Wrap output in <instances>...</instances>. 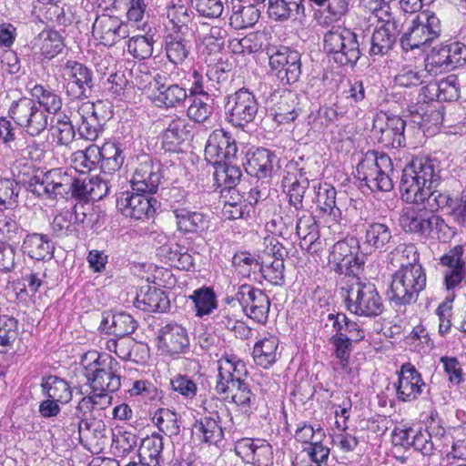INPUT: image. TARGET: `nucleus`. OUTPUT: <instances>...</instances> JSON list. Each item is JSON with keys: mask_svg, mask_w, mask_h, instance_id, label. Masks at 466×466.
<instances>
[{"mask_svg": "<svg viewBox=\"0 0 466 466\" xmlns=\"http://www.w3.org/2000/svg\"><path fill=\"white\" fill-rule=\"evenodd\" d=\"M218 364L217 393L230 397L244 413H251L257 409V397L243 379L248 373L245 363L234 355H225Z\"/></svg>", "mask_w": 466, "mask_h": 466, "instance_id": "nucleus-1", "label": "nucleus"}, {"mask_svg": "<svg viewBox=\"0 0 466 466\" xmlns=\"http://www.w3.org/2000/svg\"><path fill=\"white\" fill-rule=\"evenodd\" d=\"M89 187L90 178L73 179L60 168L35 175L30 183L31 191L38 196L56 198L71 193L72 197L85 201L90 200Z\"/></svg>", "mask_w": 466, "mask_h": 466, "instance_id": "nucleus-2", "label": "nucleus"}, {"mask_svg": "<svg viewBox=\"0 0 466 466\" xmlns=\"http://www.w3.org/2000/svg\"><path fill=\"white\" fill-rule=\"evenodd\" d=\"M81 363L93 391L116 392L121 387V366L109 354L89 351L84 355Z\"/></svg>", "mask_w": 466, "mask_h": 466, "instance_id": "nucleus-3", "label": "nucleus"}, {"mask_svg": "<svg viewBox=\"0 0 466 466\" xmlns=\"http://www.w3.org/2000/svg\"><path fill=\"white\" fill-rule=\"evenodd\" d=\"M440 170L437 162L426 157H416L402 170L400 190L404 201L416 200L426 192L436 187L440 182Z\"/></svg>", "mask_w": 466, "mask_h": 466, "instance_id": "nucleus-4", "label": "nucleus"}, {"mask_svg": "<svg viewBox=\"0 0 466 466\" xmlns=\"http://www.w3.org/2000/svg\"><path fill=\"white\" fill-rule=\"evenodd\" d=\"M426 286V274L420 263L401 264L387 290L389 300L395 305H408L417 300Z\"/></svg>", "mask_w": 466, "mask_h": 466, "instance_id": "nucleus-5", "label": "nucleus"}, {"mask_svg": "<svg viewBox=\"0 0 466 466\" xmlns=\"http://www.w3.org/2000/svg\"><path fill=\"white\" fill-rule=\"evenodd\" d=\"M357 178L364 181L371 191L389 192L393 188V165L390 157L370 150L357 165Z\"/></svg>", "mask_w": 466, "mask_h": 466, "instance_id": "nucleus-6", "label": "nucleus"}, {"mask_svg": "<svg viewBox=\"0 0 466 466\" xmlns=\"http://www.w3.org/2000/svg\"><path fill=\"white\" fill-rule=\"evenodd\" d=\"M341 291L347 309L355 315L370 318L379 316L383 310L382 299L370 282L351 278Z\"/></svg>", "mask_w": 466, "mask_h": 466, "instance_id": "nucleus-7", "label": "nucleus"}, {"mask_svg": "<svg viewBox=\"0 0 466 466\" xmlns=\"http://www.w3.org/2000/svg\"><path fill=\"white\" fill-rule=\"evenodd\" d=\"M324 50L341 66H355L360 57L357 35L344 26H332L324 35Z\"/></svg>", "mask_w": 466, "mask_h": 466, "instance_id": "nucleus-8", "label": "nucleus"}, {"mask_svg": "<svg viewBox=\"0 0 466 466\" xmlns=\"http://www.w3.org/2000/svg\"><path fill=\"white\" fill-rule=\"evenodd\" d=\"M440 18L431 11H423L411 22L406 33L400 38L401 47L405 51L420 48L433 42L441 35Z\"/></svg>", "mask_w": 466, "mask_h": 466, "instance_id": "nucleus-9", "label": "nucleus"}, {"mask_svg": "<svg viewBox=\"0 0 466 466\" xmlns=\"http://www.w3.org/2000/svg\"><path fill=\"white\" fill-rule=\"evenodd\" d=\"M258 111V100L248 88H239L226 97V118L235 127L243 128L254 122Z\"/></svg>", "mask_w": 466, "mask_h": 466, "instance_id": "nucleus-10", "label": "nucleus"}, {"mask_svg": "<svg viewBox=\"0 0 466 466\" xmlns=\"http://www.w3.org/2000/svg\"><path fill=\"white\" fill-rule=\"evenodd\" d=\"M103 101L82 102L73 116L80 137L94 141L98 137L102 126L111 117V111L106 110Z\"/></svg>", "mask_w": 466, "mask_h": 466, "instance_id": "nucleus-11", "label": "nucleus"}, {"mask_svg": "<svg viewBox=\"0 0 466 466\" xmlns=\"http://www.w3.org/2000/svg\"><path fill=\"white\" fill-rule=\"evenodd\" d=\"M360 245L356 238H346L336 242L329 255V263L339 275L355 278L364 264L362 256L359 255Z\"/></svg>", "mask_w": 466, "mask_h": 466, "instance_id": "nucleus-12", "label": "nucleus"}, {"mask_svg": "<svg viewBox=\"0 0 466 466\" xmlns=\"http://www.w3.org/2000/svg\"><path fill=\"white\" fill-rule=\"evenodd\" d=\"M8 114L31 137L38 136L47 127V115L33 98L22 97L14 101Z\"/></svg>", "mask_w": 466, "mask_h": 466, "instance_id": "nucleus-13", "label": "nucleus"}, {"mask_svg": "<svg viewBox=\"0 0 466 466\" xmlns=\"http://www.w3.org/2000/svg\"><path fill=\"white\" fill-rule=\"evenodd\" d=\"M300 56L298 51L280 46L269 55L270 69L281 83H296L301 74Z\"/></svg>", "mask_w": 466, "mask_h": 466, "instance_id": "nucleus-14", "label": "nucleus"}, {"mask_svg": "<svg viewBox=\"0 0 466 466\" xmlns=\"http://www.w3.org/2000/svg\"><path fill=\"white\" fill-rule=\"evenodd\" d=\"M63 77L66 92L71 98H87L91 96L94 87L93 74L83 64L76 61L66 62Z\"/></svg>", "mask_w": 466, "mask_h": 466, "instance_id": "nucleus-15", "label": "nucleus"}, {"mask_svg": "<svg viewBox=\"0 0 466 466\" xmlns=\"http://www.w3.org/2000/svg\"><path fill=\"white\" fill-rule=\"evenodd\" d=\"M235 299L240 303L246 315L258 323H264L268 316L270 301L267 294L250 285L238 288Z\"/></svg>", "mask_w": 466, "mask_h": 466, "instance_id": "nucleus-16", "label": "nucleus"}, {"mask_svg": "<svg viewBox=\"0 0 466 466\" xmlns=\"http://www.w3.org/2000/svg\"><path fill=\"white\" fill-rule=\"evenodd\" d=\"M138 161L131 180L132 189L141 193H156L162 177L160 162L148 155L140 156Z\"/></svg>", "mask_w": 466, "mask_h": 466, "instance_id": "nucleus-17", "label": "nucleus"}, {"mask_svg": "<svg viewBox=\"0 0 466 466\" xmlns=\"http://www.w3.org/2000/svg\"><path fill=\"white\" fill-rule=\"evenodd\" d=\"M128 25L119 17L102 14L96 15L92 25V35L100 44L112 46L129 36Z\"/></svg>", "mask_w": 466, "mask_h": 466, "instance_id": "nucleus-18", "label": "nucleus"}, {"mask_svg": "<svg viewBox=\"0 0 466 466\" xmlns=\"http://www.w3.org/2000/svg\"><path fill=\"white\" fill-rule=\"evenodd\" d=\"M157 201L147 193H121L116 200V207L120 212L128 218L143 220L152 217L156 211Z\"/></svg>", "mask_w": 466, "mask_h": 466, "instance_id": "nucleus-19", "label": "nucleus"}, {"mask_svg": "<svg viewBox=\"0 0 466 466\" xmlns=\"http://www.w3.org/2000/svg\"><path fill=\"white\" fill-rule=\"evenodd\" d=\"M238 152L235 139L224 129H216L208 137L205 157L213 166L231 160Z\"/></svg>", "mask_w": 466, "mask_h": 466, "instance_id": "nucleus-20", "label": "nucleus"}, {"mask_svg": "<svg viewBox=\"0 0 466 466\" xmlns=\"http://www.w3.org/2000/svg\"><path fill=\"white\" fill-rule=\"evenodd\" d=\"M316 199L320 210L327 213L333 221L339 222L343 218V207L348 201L350 206L357 209L361 201L350 198L345 193L337 200V191L329 184L319 185L316 192Z\"/></svg>", "mask_w": 466, "mask_h": 466, "instance_id": "nucleus-21", "label": "nucleus"}, {"mask_svg": "<svg viewBox=\"0 0 466 466\" xmlns=\"http://www.w3.org/2000/svg\"><path fill=\"white\" fill-rule=\"evenodd\" d=\"M235 451L243 461L254 466H268L273 458L271 445L261 439H240L235 444Z\"/></svg>", "mask_w": 466, "mask_h": 466, "instance_id": "nucleus-22", "label": "nucleus"}, {"mask_svg": "<svg viewBox=\"0 0 466 466\" xmlns=\"http://www.w3.org/2000/svg\"><path fill=\"white\" fill-rule=\"evenodd\" d=\"M374 132L380 133L379 141L387 147H400L405 144V121L399 116L378 117L373 125Z\"/></svg>", "mask_w": 466, "mask_h": 466, "instance_id": "nucleus-23", "label": "nucleus"}, {"mask_svg": "<svg viewBox=\"0 0 466 466\" xmlns=\"http://www.w3.org/2000/svg\"><path fill=\"white\" fill-rule=\"evenodd\" d=\"M464 247L457 245L443 254L440 258L441 266L446 269L443 271L444 283L447 289H453L458 287L465 278V261L462 258Z\"/></svg>", "mask_w": 466, "mask_h": 466, "instance_id": "nucleus-24", "label": "nucleus"}, {"mask_svg": "<svg viewBox=\"0 0 466 466\" xmlns=\"http://www.w3.org/2000/svg\"><path fill=\"white\" fill-rule=\"evenodd\" d=\"M425 386L420 374L414 366L410 363H405L401 366L396 385V393L399 400L410 401L417 399Z\"/></svg>", "mask_w": 466, "mask_h": 466, "instance_id": "nucleus-25", "label": "nucleus"}, {"mask_svg": "<svg viewBox=\"0 0 466 466\" xmlns=\"http://www.w3.org/2000/svg\"><path fill=\"white\" fill-rule=\"evenodd\" d=\"M177 230L182 235L201 234L208 230L210 218L208 214L187 208H176L174 211Z\"/></svg>", "mask_w": 466, "mask_h": 466, "instance_id": "nucleus-26", "label": "nucleus"}, {"mask_svg": "<svg viewBox=\"0 0 466 466\" xmlns=\"http://www.w3.org/2000/svg\"><path fill=\"white\" fill-rule=\"evenodd\" d=\"M159 340L163 349L170 354H179L189 347V339L184 327L169 323L160 329Z\"/></svg>", "mask_w": 466, "mask_h": 466, "instance_id": "nucleus-27", "label": "nucleus"}, {"mask_svg": "<svg viewBox=\"0 0 466 466\" xmlns=\"http://www.w3.org/2000/svg\"><path fill=\"white\" fill-rule=\"evenodd\" d=\"M164 438L153 432L141 440L138 451L140 463L145 466H161L164 462Z\"/></svg>", "mask_w": 466, "mask_h": 466, "instance_id": "nucleus-28", "label": "nucleus"}, {"mask_svg": "<svg viewBox=\"0 0 466 466\" xmlns=\"http://www.w3.org/2000/svg\"><path fill=\"white\" fill-rule=\"evenodd\" d=\"M300 110L298 96L291 91H285L271 107V116L279 125L289 124L298 117Z\"/></svg>", "mask_w": 466, "mask_h": 466, "instance_id": "nucleus-29", "label": "nucleus"}, {"mask_svg": "<svg viewBox=\"0 0 466 466\" xmlns=\"http://www.w3.org/2000/svg\"><path fill=\"white\" fill-rule=\"evenodd\" d=\"M400 33L397 22L387 20L380 27H377L371 37V55H386L393 46L396 37Z\"/></svg>", "mask_w": 466, "mask_h": 466, "instance_id": "nucleus-30", "label": "nucleus"}, {"mask_svg": "<svg viewBox=\"0 0 466 466\" xmlns=\"http://www.w3.org/2000/svg\"><path fill=\"white\" fill-rule=\"evenodd\" d=\"M391 240L392 231L387 224L372 222L366 226L363 245L367 251L386 250Z\"/></svg>", "mask_w": 466, "mask_h": 466, "instance_id": "nucleus-31", "label": "nucleus"}, {"mask_svg": "<svg viewBox=\"0 0 466 466\" xmlns=\"http://www.w3.org/2000/svg\"><path fill=\"white\" fill-rule=\"evenodd\" d=\"M141 289L137 295L135 305L137 309L149 312H165L169 308V299L165 292L155 287Z\"/></svg>", "mask_w": 466, "mask_h": 466, "instance_id": "nucleus-32", "label": "nucleus"}, {"mask_svg": "<svg viewBox=\"0 0 466 466\" xmlns=\"http://www.w3.org/2000/svg\"><path fill=\"white\" fill-rule=\"evenodd\" d=\"M279 339L275 336L265 337L253 347L252 357L255 363L264 369L271 367L280 353L278 351Z\"/></svg>", "mask_w": 466, "mask_h": 466, "instance_id": "nucleus-33", "label": "nucleus"}, {"mask_svg": "<svg viewBox=\"0 0 466 466\" xmlns=\"http://www.w3.org/2000/svg\"><path fill=\"white\" fill-rule=\"evenodd\" d=\"M275 155L267 148H257L245 165L247 173L258 178H264L271 174Z\"/></svg>", "mask_w": 466, "mask_h": 466, "instance_id": "nucleus-34", "label": "nucleus"}, {"mask_svg": "<svg viewBox=\"0 0 466 466\" xmlns=\"http://www.w3.org/2000/svg\"><path fill=\"white\" fill-rule=\"evenodd\" d=\"M22 249L31 258L36 260L51 259L54 254V245L46 235L29 234L24 239Z\"/></svg>", "mask_w": 466, "mask_h": 466, "instance_id": "nucleus-35", "label": "nucleus"}, {"mask_svg": "<svg viewBox=\"0 0 466 466\" xmlns=\"http://www.w3.org/2000/svg\"><path fill=\"white\" fill-rule=\"evenodd\" d=\"M191 48L190 40L181 33L169 34L166 37V56L174 65H181L188 57Z\"/></svg>", "mask_w": 466, "mask_h": 466, "instance_id": "nucleus-36", "label": "nucleus"}, {"mask_svg": "<svg viewBox=\"0 0 466 466\" xmlns=\"http://www.w3.org/2000/svg\"><path fill=\"white\" fill-rule=\"evenodd\" d=\"M268 14L275 21H286L293 15H304L303 0H268Z\"/></svg>", "mask_w": 466, "mask_h": 466, "instance_id": "nucleus-37", "label": "nucleus"}, {"mask_svg": "<svg viewBox=\"0 0 466 466\" xmlns=\"http://www.w3.org/2000/svg\"><path fill=\"white\" fill-rule=\"evenodd\" d=\"M214 168L215 184L221 192L233 189L242 176L240 167L233 165L231 160L214 165Z\"/></svg>", "mask_w": 466, "mask_h": 466, "instance_id": "nucleus-38", "label": "nucleus"}, {"mask_svg": "<svg viewBox=\"0 0 466 466\" xmlns=\"http://www.w3.org/2000/svg\"><path fill=\"white\" fill-rule=\"evenodd\" d=\"M231 12L229 25L236 30L252 27L260 16V11L255 4L245 5L238 3V5L232 6Z\"/></svg>", "mask_w": 466, "mask_h": 466, "instance_id": "nucleus-39", "label": "nucleus"}, {"mask_svg": "<svg viewBox=\"0 0 466 466\" xmlns=\"http://www.w3.org/2000/svg\"><path fill=\"white\" fill-rule=\"evenodd\" d=\"M187 96L185 87L177 84H171L163 90L155 92L154 102L159 107L176 108L184 106Z\"/></svg>", "mask_w": 466, "mask_h": 466, "instance_id": "nucleus-40", "label": "nucleus"}, {"mask_svg": "<svg viewBox=\"0 0 466 466\" xmlns=\"http://www.w3.org/2000/svg\"><path fill=\"white\" fill-rule=\"evenodd\" d=\"M192 76V85L189 89L190 95H202L208 96L211 91V87L217 88L214 82L215 80L218 84L221 80L224 79L225 72L220 70L218 66L211 67L208 70L206 74L207 81L205 82V77L198 73L197 70H194L191 74Z\"/></svg>", "mask_w": 466, "mask_h": 466, "instance_id": "nucleus-41", "label": "nucleus"}, {"mask_svg": "<svg viewBox=\"0 0 466 466\" xmlns=\"http://www.w3.org/2000/svg\"><path fill=\"white\" fill-rule=\"evenodd\" d=\"M219 422L218 415H217V419L207 416L195 422L193 431L202 441L217 444L223 438V430L218 424Z\"/></svg>", "mask_w": 466, "mask_h": 466, "instance_id": "nucleus-42", "label": "nucleus"}, {"mask_svg": "<svg viewBox=\"0 0 466 466\" xmlns=\"http://www.w3.org/2000/svg\"><path fill=\"white\" fill-rule=\"evenodd\" d=\"M99 147L92 144L85 150H78L72 154L71 166L76 172L86 174L99 165Z\"/></svg>", "mask_w": 466, "mask_h": 466, "instance_id": "nucleus-43", "label": "nucleus"}, {"mask_svg": "<svg viewBox=\"0 0 466 466\" xmlns=\"http://www.w3.org/2000/svg\"><path fill=\"white\" fill-rule=\"evenodd\" d=\"M296 232L303 241L301 246L308 245V249L310 252L318 251L321 243L319 241L318 225L312 216L308 215L299 218L296 225Z\"/></svg>", "mask_w": 466, "mask_h": 466, "instance_id": "nucleus-44", "label": "nucleus"}, {"mask_svg": "<svg viewBox=\"0 0 466 466\" xmlns=\"http://www.w3.org/2000/svg\"><path fill=\"white\" fill-rule=\"evenodd\" d=\"M43 391L47 398H51L65 404L72 399V391L68 383L56 376H49L41 383Z\"/></svg>", "mask_w": 466, "mask_h": 466, "instance_id": "nucleus-45", "label": "nucleus"}, {"mask_svg": "<svg viewBox=\"0 0 466 466\" xmlns=\"http://www.w3.org/2000/svg\"><path fill=\"white\" fill-rule=\"evenodd\" d=\"M434 188L435 187L427 188L425 189L426 192H423V195L417 198L416 200H407L406 202L422 205L423 209L428 210L431 213H434L445 207L451 210V205L453 198Z\"/></svg>", "mask_w": 466, "mask_h": 466, "instance_id": "nucleus-46", "label": "nucleus"}, {"mask_svg": "<svg viewBox=\"0 0 466 466\" xmlns=\"http://www.w3.org/2000/svg\"><path fill=\"white\" fill-rule=\"evenodd\" d=\"M429 72L426 68L415 66H404L395 76L394 82L400 87L412 88L427 82Z\"/></svg>", "mask_w": 466, "mask_h": 466, "instance_id": "nucleus-47", "label": "nucleus"}, {"mask_svg": "<svg viewBox=\"0 0 466 466\" xmlns=\"http://www.w3.org/2000/svg\"><path fill=\"white\" fill-rule=\"evenodd\" d=\"M188 299L193 302L198 317L209 315L217 308L216 295L211 288L196 289Z\"/></svg>", "mask_w": 466, "mask_h": 466, "instance_id": "nucleus-48", "label": "nucleus"}, {"mask_svg": "<svg viewBox=\"0 0 466 466\" xmlns=\"http://www.w3.org/2000/svg\"><path fill=\"white\" fill-rule=\"evenodd\" d=\"M31 96L35 99L37 106L45 108L44 111L56 114L61 106L62 100L58 95L42 85H35L31 88Z\"/></svg>", "mask_w": 466, "mask_h": 466, "instance_id": "nucleus-49", "label": "nucleus"}, {"mask_svg": "<svg viewBox=\"0 0 466 466\" xmlns=\"http://www.w3.org/2000/svg\"><path fill=\"white\" fill-rule=\"evenodd\" d=\"M79 439L81 441L99 443L106 438V427L103 420L83 419L77 422Z\"/></svg>", "mask_w": 466, "mask_h": 466, "instance_id": "nucleus-50", "label": "nucleus"}, {"mask_svg": "<svg viewBox=\"0 0 466 466\" xmlns=\"http://www.w3.org/2000/svg\"><path fill=\"white\" fill-rule=\"evenodd\" d=\"M54 136L60 145H68L73 141L76 131L69 116L64 114H56L52 120Z\"/></svg>", "mask_w": 466, "mask_h": 466, "instance_id": "nucleus-51", "label": "nucleus"}, {"mask_svg": "<svg viewBox=\"0 0 466 466\" xmlns=\"http://www.w3.org/2000/svg\"><path fill=\"white\" fill-rule=\"evenodd\" d=\"M258 270L263 278L273 285H282L285 266L283 261L272 260V257H265L259 263Z\"/></svg>", "mask_w": 466, "mask_h": 466, "instance_id": "nucleus-52", "label": "nucleus"}, {"mask_svg": "<svg viewBox=\"0 0 466 466\" xmlns=\"http://www.w3.org/2000/svg\"><path fill=\"white\" fill-rule=\"evenodd\" d=\"M153 36L150 35H135L127 42V51L140 60L149 58L153 54Z\"/></svg>", "mask_w": 466, "mask_h": 466, "instance_id": "nucleus-53", "label": "nucleus"}, {"mask_svg": "<svg viewBox=\"0 0 466 466\" xmlns=\"http://www.w3.org/2000/svg\"><path fill=\"white\" fill-rule=\"evenodd\" d=\"M187 120L181 117L173 119L166 128L163 140L167 145H178L190 136Z\"/></svg>", "mask_w": 466, "mask_h": 466, "instance_id": "nucleus-54", "label": "nucleus"}, {"mask_svg": "<svg viewBox=\"0 0 466 466\" xmlns=\"http://www.w3.org/2000/svg\"><path fill=\"white\" fill-rule=\"evenodd\" d=\"M226 31L219 26H211L207 32L203 33L200 39V47L203 48L202 53L211 55L220 50L224 45Z\"/></svg>", "mask_w": 466, "mask_h": 466, "instance_id": "nucleus-55", "label": "nucleus"}, {"mask_svg": "<svg viewBox=\"0 0 466 466\" xmlns=\"http://www.w3.org/2000/svg\"><path fill=\"white\" fill-rule=\"evenodd\" d=\"M424 66L430 75H438L444 71L451 70L446 46L444 45L438 49H433L425 59Z\"/></svg>", "mask_w": 466, "mask_h": 466, "instance_id": "nucleus-56", "label": "nucleus"}, {"mask_svg": "<svg viewBox=\"0 0 466 466\" xmlns=\"http://www.w3.org/2000/svg\"><path fill=\"white\" fill-rule=\"evenodd\" d=\"M21 187L9 178L0 179V210L13 209L18 202Z\"/></svg>", "mask_w": 466, "mask_h": 466, "instance_id": "nucleus-57", "label": "nucleus"}, {"mask_svg": "<svg viewBox=\"0 0 466 466\" xmlns=\"http://www.w3.org/2000/svg\"><path fill=\"white\" fill-rule=\"evenodd\" d=\"M153 420L158 430L167 436L177 435L179 432V426L177 423V413L168 409H159L155 412Z\"/></svg>", "mask_w": 466, "mask_h": 466, "instance_id": "nucleus-58", "label": "nucleus"}, {"mask_svg": "<svg viewBox=\"0 0 466 466\" xmlns=\"http://www.w3.org/2000/svg\"><path fill=\"white\" fill-rule=\"evenodd\" d=\"M400 225L405 231L428 234L429 217L426 218L414 210H407L400 217Z\"/></svg>", "mask_w": 466, "mask_h": 466, "instance_id": "nucleus-59", "label": "nucleus"}, {"mask_svg": "<svg viewBox=\"0 0 466 466\" xmlns=\"http://www.w3.org/2000/svg\"><path fill=\"white\" fill-rule=\"evenodd\" d=\"M40 49L46 57L51 58L63 49V41L58 32L55 30H44L38 35Z\"/></svg>", "mask_w": 466, "mask_h": 466, "instance_id": "nucleus-60", "label": "nucleus"}, {"mask_svg": "<svg viewBox=\"0 0 466 466\" xmlns=\"http://www.w3.org/2000/svg\"><path fill=\"white\" fill-rule=\"evenodd\" d=\"M137 328V320L128 313L119 312L112 316L110 332L116 337H127Z\"/></svg>", "mask_w": 466, "mask_h": 466, "instance_id": "nucleus-61", "label": "nucleus"}, {"mask_svg": "<svg viewBox=\"0 0 466 466\" xmlns=\"http://www.w3.org/2000/svg\"><path fill=\"white\" fill-rule=\"evenodd\" d=\"M167 15L173 27L177 30L176 33L186 35L188 32L191 17L186 5L173 4L167 7Z\"/></svg>", "mask_w": 466, "mask_h": 466, "instance_id": "nucleus-62", "label": "nucleus"}, {"mask_svg": "<svg viewBox=\"0 0 466 466\" xmlns=\"http://www.w3.org/2000/svg\"><path fill=\"white\" fill-rule=\"evenodd\" d=\"M309 187V178L306 177V173L299 170V177H294V181L291 182L289 189V203L297 210L302 208V201Z\"/></svg>", "mask_w": 466, "mask_h": 466, "instance_id": "nucleus-63", "label": "nucleus"}, {"mask_svg": "<svg viewBox=\"0 0 466 466\" xmlns=\"http://www.w3.org/2000/svg\"><path fill=\"white\" fill-rule=\"evenodd\" d=\"M18 335V320L3 311L0 313V347L10 346Z\"/></svg>", "mask_w": 466, "mask_h": 466, "instance_id": "nucleus-64", "label": "nucleus"}]
</instances>
